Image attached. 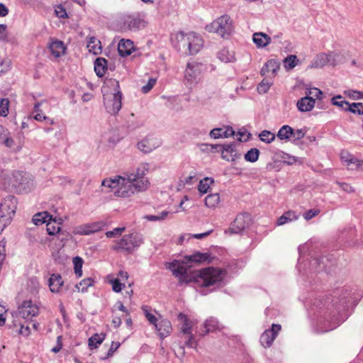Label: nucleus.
Segmentation results:
<instances>
[{"label":"nucleus","mask_w":363,"mask_h":363,"mask_svg":"<svg viewBox=\"0 0 363 363\" xmlns=\"http://www.w3.org/2000/svg\"><path fill=\"white\" fill-rule=\"evenodd\" d=\"M308 244L300 245L298 247L299 258L297 264V269L303 275L310 272H319L321 271L328 272L335 261L330 257H320L317 252H309Z\"/></svg>","instance_id":"nucleus-1"},{"label":"nucleus","mask_w":363,"mask_h":363,"mask_svg":"<svg viewBox=\"0 0 363 363\" xmlns=\"http://www.w3.org/2000/svg\"><path fill=\"white\" fill-rule=\"evenodd\" d=\"M227 272L220 268L208 267L199 271L195 281L202 287L214 286V289L225 285ZM211 290L210 291H212Z\"/></svg>","instance_id":"nucleus-2"},{"label":"nucleus","mask_w":363,"mask_h":363,"mask_svg":"<svg viewBox=\"0 0 363 363\" xmlns=\"http://www.w3.org/2000/svg\"><path fill=\"white\" fill-rule=\"evenodd\" d=\"M175 40L177 44L174 46L177 50L187 55H196L203 45L202 38L194 32H178L175 34Z\"/></svg>","instance_id":"nucleus-3"},{"label":"nucleus","mask_w":363,"mask_h":363,"mask_svg":"<svg viewBox=\"0 0 363 363\" xmlns=\"http://www.w3.org/2000/svg\"><path fill=\"white\" fill-rule=\"evenodd\" d=\"M101 185L109 188L113 191L116 196L121 198H129L135 194L133 184L130 180L128 179V176H116L113 178L104 179Z\"/></svg>","instance_id":"nucleus-4"},{"label":"nucleus","mask_w":363,"mask_h":363,"mask_svg":"<svg viewBox=\"0 0 363 363\" xmlns=\"http://www.w3.org/2000/svg\"><path fill=\"white\" fill-rule=\"evenodd\" d=\"M206 70V66L196 61L186 64L184 72V84L189 89H192L198 84L202 78L203 73Z\"/></svg>","instance_id":"nucleus-5"},{"label":"nucleus","mask_w":363,"mask_h":363,"mask_svg":"<svg viewBox=\"0 0 363 363\" xmlns=\"http://www.w3.org/2000/svg\"><path fill=\"white\" fill-rule=\"evenodd\" d=\"M206 30L217 33L223 38H228L233 31V21L228 15H223L206 26Z\"/></svg>","instance_id":"nucleus-6"},{"label":"nucleus","mask_w":363,"mask_h":363,"mask_svg":"<svg viewBox=\"0 0 363 363\" xmlns=\"http://www.w3.org/2000/svg\"><path fill=\"white\" fill-rule=\"evenodd\" d=\"M143 243V235L135 233L125 235L113 247L114 250H122L128 253H132Z\"/></svg>","instance_id":"nucleus-7"},{"label":"nucleus","mask_w":363,"mask_h":363,"mask_svg":"<svg viewBox=\"0 0 363 363\" xmlns=\"http://www.w3.org/2000/svg\"><path fill=\"white\" fill-rule=\"evenodd\" d=\"M38 307L31 301H24L17 311L11 313V318L14 319L16 324H21L20 319L30 320L38 314Z\"/></svg>","instance_id":"nucleus-8"},{"label":"nucleus","mask_w":363,"mask_h":363,"mask_svg":"<svg viewBox=\"0 0 363 363\" xmlns=\"http://www.w3.org/2000/svg\"><path fill=\"white\" fill-rule=\"evenodd\" d=\"M342 62V55L337 53L330 52L317 55L310 65L313 68H322L324 66H335Z\"/></svg>","instance_id":"nucleus-9"},{"label":"nucleus","mask_w":363,"mask_h":363,"mask_svg":"<svg viewBox=\"0 0 363 363\" xmlns=\"http://www.w3.org/2000/svg\"><path fill=\"white\" fill-rule=\"evenodd\" d=\"M354 295V292H352V290L345 289L341 291L338 298L333 299V306L335 307L338 314L345 312L350 304L356 305V301L352 297Z\"/></svg>","instance_id":"nucleus-10"},{"label":"nucleus","mask_w":363,"mask_h":363,"mask_svg":"<svg viewBox=\"0 0 363 363\" xmlns=\"http://www.w3.org/2000/svg\"><path fill=\"white\" fill-rule=\"evenodd\" d=\"M177 318L179 321L182 322L181 333L183 335H186L185 345L189 347H196L197 344L192 334V322L186 314L182 313H179Z\"/></svg>","instance_id":"nucleus-11"},{"label":"nucleus","mask_w":363,"mask_h":363,"mask_svg":"<svg viewBox=\"0 0 363 363\" xmlns=\"http://www.w3.org/2000/svg\"><path fill=\"white\" fill-rule=\"evenodd\" d=\"M17 209V199L13 196L6 197L0 205V215L7 218V220H12Z\"/></svg>","instance_id":"nucleus-12"},{"label":"nucleus","mask_w":363,"mask_h":363,"mask_svg":"<svg viewBox=\"0 0 363 363\" xmlns=\"http://www.w3.org/2000/svg\"><path fill=\"white\" fill-rule=\"evenodd\" d=\"M162 141L157 137L148 135L137 143V148L143 153L147 154L160 147Z\"/></svg>","instance_id":"nucleus-13"},{"label":"nucleus","mask_w":363,"mask_h":363,"mask_svg":"<svg viewBox=\"0 0 363 363\" xmlns=\"http://www.w3.org/2000/svg\"><path fill=\"white\" fill-rule=\"evenodd\" d=\"M106 225V223L104 221H96L90 223H86L76 227L73 233L75 235H89L91 234L102 230Z\"/></svg>","instance_id":"nucleus-14"},{"label":"nucleus","mask_w":363,"mask_h":363,"mask_svg":"<svg viewBox=\"0 0 363 363\" xmlns=\"http://www.w3.org/2000/svg\"><path fill=\"white\" fill-rule=\"evenodd\" d=\"M281 329V325L273 323L271 328L264 330L261 335L260 344L265 348L271 347Z\"/></svg>","instance_id":"nucleus-15"},{"label":"nucleus","mask_w":363,"mask_h":363,"mask_svg":"<svg viewBox=\"0 0 363 363\" xmlns=\"http://www.w3.org/2000/svg\"><path fill=\"white\" fill-rule=\"evenodd\" d=\"M250 216L247 213L238 214L231 223L228 231L231 234H238L243 231L248 225Z\"/></svg>","instance_id":"nucleus-16"},{"label":"nucleus","mask_w":363,"mask_h":363,"mask_svg":"<svg viewBox=\"0 0 363 363\" xmlns=\"http://www.w3.org/2000/svg\"><path fill=\"white\" fill-rule=\"evenodd\" d=\"M122 93L116 91L113 96V99L108 101H104V105L108 113L115 115L118 113L122 106Z\"/></svg>","instance_id":"nucleus-17"},{"label":"nucleus","mask_w":363,"mask_h":363,"mask_svg":"<svg viewBox=\"0 0 363 363\" xmlns=\"http://www.w3.org/2000/svg\"><path fill=\"white\" fill-rule=\"evenodd\" d=\"M279 69V63L277 60L271 59L268 60L261 69L260 74L263 77L272 79L277 75Z\"/></svg>","instance_id":"nucleus-18"},{"label":"nucleus","mask_w":363,"mask_h":363,"mask_svg":"<svg viewBox=\"0 0 363 363\" xmlns=\"http://www.w3.org/2000/svg\"><path fill=\"white\" fill-rule=\"evenodd\" d=\"M211 138L213 139L228 138L235 135V132L231 126H224L222 128H216L210 132Z\"/></svg>","instance_id":"nucleus-19"},{"label":"nucleus","mask_w":363,"mask_h":363,"mask_svg":"<svg viewBox=\"0 0 363 363\" xmlns=\"http://www.w3.org/2000/svg\"><path fill=\"white\" fill-rule=\"evenodd\" d=\"M210 255L196 252L192 255H185L182 260L183 264L211 262Z\"/></svg>","instance_id":"nucleus-20"},{"label":"nucleus","mask_w":363,"mask_h":363,"mask_svg":"<svg viewBox=\"0 0 363 363\" xmlns=\"http://www.w3.org/2000/svg\"><path fill=\"white\" fill-rule=\"evenodd\" d=\"M154 326L162 340L169 335L172 330L171 322L167 319L157 322Z\"/></svg>","instance_id":"nucleus-21"},{"label":"nucleus","mask_w":363,"mask_h":363,"mask_svg":"<svg viewBox=\"0 0 363 363\" xmlns=\"http://www.w3.org/2000/svg\"><path fill=\"white\" fill-rule=\"evenodd\" d=\"M150 170V164L148 163H141L136 169L135 173H125L128 179L134 181L137 179H147L145 176Z\"/></svg>","instance_id":"nucleus-22"},{"label":"nucleus","mask_w":363,"mask_h":363,"mask_svg":"<svg viewBox=\"0 0 363 363\" xmlns=\"http://www.w3.org/2000/svg\"><path fill=\"white\" fill-rule=\"evenodd\" d=\"M315 104V101L312 96H306L297 101L296 106L299 111L307 112L313 108Z\"/></svg>","instance_id":"nucleus-23"},{"label":"nucleus","mask_w":363,"mask_h":363,"mask_svg":"<svg viewBox=\"0 0 363 363\" xmlns=\"http://www.w3.org/2000/svg\"><path fill=\"white\" fill-rule=\"evenodd\" d=\"M221 157L227 161H235L236 159L235 145L234 143H229L222 145Z\"/></svg>","instance_id":"nucleus-24"},{"label":"nucleus","mask_w":363,"mask_h":363,"mask_svg":"<svg viewBox=\"0 0 363 363\" xmlns=\"http://www.w3.org/2000/svg\"><path fill=\"white\" fill-rule=\"evenodd\" d=\"M172 274L179 279L180 284L191 282L192 279L188 274L186 269L182 265H178L176 269L173 270Z\"/></svg>","instance_id":"nucleus-25"},{"label":"nucleus","mask_w":363,"mask_h":363,"mask_svg":"<svg viewBox=\"0 0 363 363\" xmlns=\"http://www.w3.org/2000/svg\"><path fill=\"white\" fill-rule=\"evenodd\" d=\"M133 50V42L130 40L122 39L118 44V51L122 57L130 55Z\"/></svg>","instance_id":"nucleus-26"},{"label":"nucleus","mask_w":363,"mask_h":363,"mask_svg":"<svg viewBox=\"0 0 363 363\" xmlns=\"http://www.w3.org/2000/svg\"><path fill=\"white\" fill-rule=\"evenodd\" d=\"M48 48L50 51V53L55 57H61L62 55L65 54L66 50V47L65 46L63 42L58 40H52L49 44Z\"/></svg>","instance_id":"nucleus-27"},{"label":"nucleus","mask_w":363,"mask_h":363,"mask_svg":"<svg viewBox=\"0 0 363 363\" xmlns=\"http://www.w3.org/2000/svg\"><path fill=\"white\" fill-rule=\"evenodd\" d=\"M205 330L203 335L208 334L210 332H215L216 330H221L223 327L219 323L218 320L213 317L208 318L203 323Z\"/></svg>","instance_id":"nucleus-28"},{"label":"nucleus","mask_w":363,"mask_h":363,"mask_svg":"<svg viewBox=\"0 0 363 363\" xmlns=\"http://www.w3.org/2000/svg\"><path fill=\"white\" fill-rule=\"evenodd\" d=\"M252 40L259 48H264L271 43V38L262 32L255 33L252 35Z\"/></svg>","instance_id":"nucleus-29"},{"label":"nucleus","mask_w":363,"mask_h":363,"mask_svg":"<svg viewBox=\"0 0 363 363\" xmlns=\"http://www.w3.org/2000/svg\"><path fill=\"white\" fill-rule=\"evenodd\" d=\"M48 283L50 291L53 293H58L64 282L60 274H52L48 280Z\"/></svg>","instance_id":"nucleus-30"},{"label":"nucleus","mask_w":363,"mask_h":363,"mask_svg":"<svg viewBox=\"0 0 363 363\" xmlns=\"http://www.w3.org/2000/svg\"><path fill=\"white\" fill-rule=\"evenodd\" d=\"M108 62L104 57H97L94 61V71L99 77H102L105 75L108 67Z\"/></svg>","instance_id":"nucleus-31"},{"label":"nucleus","mask_w":363,"mask_h":363,"mask_svg":"<svg viewBox=\"0 0 363 363\" xmlns=\"http://www.w3.org/2000/svg\"><path fill=\"white\" fill-rule=\"evenodd\" d=\"M125 24L130 30H135L144 27L145 22L138 16H130L125 21Z\"/></svg>","instance_id":"nucleus-32"},{"label":"nucleus","mask_w":363,"mask_h":363,"mask_svg":"<svg viewBox=\"0 0 363 363\" xmlns=\"http://www.w3.org/2000/svg\"><path fill=\"white\" fill-rule=\"evenodd\" d=\"M87 48L89 49V52H91L95 55L100 54L102 50L100 40L94 36L89 38L87 41Z\"/></svg>","instance_id":"nucleus-33"},{"label":"nucleus","mask_w":363,"mask_h":363,"mask_svg":"<svg viewBox=\"0 0 363 363\" xmlns=\"http://www.w3.org/2000/svg\"><path fill=\"white\" fill-rule=\"evenodd\" d=\"M218 58L225 63L234 62L235 61L234 52H230L227 48H223L218 52Z\"/></svg>","instance_id":"nucleus-34"},{"label":"nucleus","mask_w":363,"mask_h":363,"mask_svg":"<svg viewBox=\"0 0 363 363\" xmlns=\"http://www.w3.org/2000/svg\"><path fill=\"white\" fill-rule=\"evenodd\" d=\"M130 182L133 184L135 194L147 190L150 184L148 179H137Z\"/></svg>","instance_id":"nucleus-35"},{"label":"nucleus","mask_w":363,"mask_h":363,"mask_svg":"<svg viewBox=\"0 0 363 363\" xmlns=\"http://www.w3.org/2000/svg\"><path fill=\"white\" fill-rule=\"evenodd\" d=\"M52 216L50 215L47 211L38 213L34 215L32 220L33 223L36 225H42L43 223H48V221L52 220Z\"/></svg>","instance_id":"nucleus-36"},{"label":"nucleus","mask_w":363,"mask_h":363,"mask_svg":"<svg viewBox=\"0 0 363 363\" xmlns=\"http://www.w3.org/2000/svg\"><path fill=\"white\" fill-rule=\"evenodd\" d=\"M292 135L293 128L288 125H284L279 130L277 136L281 140H289Z\"/></svg>","instance_id":"nucleus-37"},{"label":"nucleus","mask_w":363,"mask_h":363,"mask_svg":"<svg viewBox=\"0 0 363 363\" xmlns=\"http://www.w3.org/2000/svg\"><path fill=\"white\" fill-rule=\"evenodd\" d=\"M28 320H21L20 319V323L21 324H16L14 319H11V326H13L14 328H19L18 329V331L19 334L23 335V336H28L30 333V328L28 325H25V323Z\"/></svg>","instance_id":"nucleus-38"},{"label":"nucleus","mask_w":363,"mask_h":363,"mask_svg":"<svg viewBox=\"0 0 363 363\" xmlns=\"http://www.w3.org/2000/svg\"><path fill=\"white\" fill-rule=\"evenodd\" d=\"M106 335L104 333H96L89 339V347L91 350L97 348L105 339Z\"/></svg>","instance_id":"nucleus-39"},{"label":"nucleus","mask_w":363,"mask_h":363,"mask_svg":"<svg viewBox=\"0 0 363 363\" xmlns=\"http://www.w3.org/2000/svg\"><path fill=\"white\" fill-rule=\"evenodd\" d=\"M220 203V196L218 193L208 194L205 199V204L208 208H215Z\"/></svg>","instance_id":"nucleus-40"},{"label":"nucleus","mask_w":363,"mask_h":363,"mask_svg":"<svg viewBox=\"0 0 363 363\" xmlns=\"http://www.w3.org/2000/svg\"><path fill=\"white\" fill-rule=\"evenodd\" d=\"M345 320V318H335V320L333 323H330L328 326L321 327L320 325H318L316 328L317 333H325L330 331L335 328H336L341 323Z\"/></svg>","instance_id":"nucleus-41"},{"label":"nucleus","mask_w":363,"mask_h":363,"mask_svg":"<svg viewBox=\"0 0 363 363\" xmlns=\"http://www.w3.org/2000/svg\"><path fill=\"white\" fill-rule=\"evenodd\" d=\"M61 223H57L55 219L52 218L51 220L48 221L46 225V230L49 235H55L60 230Z\"/></svg>","instance_id":"nucleus-42"},{"label":"nucleus","mask_w":363,"mask_h":363,"mask_svg":"<svg viewBox=\"0 0 363 363\" xmlns=\"http://www.w3.org/2000/svg\"><path fill=\"white\" fill-rule=\"evenodd\" d=\"M264 77L263 80L257 85V89L259 94L267 93L273 84L272 79L266 77Z\"/></svg>","instance_id":"nucleus-43"},{"label":"nucleus","mask_w":363,"mask_h":363,"mask_svg":"<svg viewBox=\"0 0 363 363\" xmlns=\"http://www.w3.org/2000/svg\"><path fill=\"white\" fill-rule=\"evenodd\" d=\"M94 284V281L91 278H86L82 280L79 284H76L75 287L79 291L86 292L87 289Z\"/></svg>","instance_id":"nucleus-44"},{"label":"nucleus","mask_w":363,"mask_h":363,"mask_svg":"<svg viewBox=\"0 0 363 363\" xmlns=\"http://www.w3.org/2000/svg\"><path fill=\"white\" fill-rule=\"evenodd\" d=\"M213 182V180L209 177H205L203 179L199 182L198 185V190L202 194L207 193L210 184Z\"/></svg>","instance_id":"nucleus-45"},{"label":"nucleus","mask_w":363,"mask_h":363,"mask_svg":"<svg viewBox=\"0 0 363 363\" xmlns=\"http://www.w3.org/2000/svg\"><path fill=\"white\" fill-rule=\"evenodd\" d=\"M259 155V150L257 148H252L245 155V160L250 162H255Z\"/></svg>","instance_id":"nucleus-46"},{"label":"nucleus","mask_w":363,"mask_h":363,"mask_svg":"<svg viewBox=\"0 0 363 363\" xmlns=\"http://www.w3.org/2000/svg\"><path fill=\"white\" fill-rule=\"evenodd\" d=\"M347 111H350L354 114L363 115V103L353 102L348 107Z\"/></svg>","instance_id":"nucleus-47"},{"label":"nucleus","mask_w":363,"mask_h":363,"mask_svg":"<svg viewBox=\"0 0 363 363\" xmlns=\"http://www.w3.org/2000/svg\"><path fill=\"white\" fill-rule=\"evenodd\" d=\"M331 102L333 105L340 107L345 111H347V107L351 104L348 101L343 100L342 96L340 95L333 97Z\"/></svg>","instance_id":"nucleus-48"},{"label":"nucleus","mask_w":363,"mask_h":363,"mask_svg":"<svg viewBox=\"0 0 363 363\" xmlns=\"http://www.w3.org/2000/svg\"><path fill=\"white\" fill-rule=\"evenodd\" d=\"M259 138L260 140H262V142H264V143L269 144L274 140L275 134L272 133L269 130H262L259 133Z\"/></svg>","instance_id":"nucleus-49"},{"label":"nucleus","mask_w":363,"mask_h":363,"mask_svg":"<svg viewBox=\"0 0 363 363\" xmlns=\"http://www.w3.org/2000/svg\"><path fill=\"white\" fill-rule=\"evenodd\" d=\"M142 310L149 323L155 325V323L157 322V319L156 316L151 313V308L147 306H143L142 307Z\"/></svg>","instance_id":"nucleus-50"},{"label":"nucleus","mask_w":363,"mask_h":363,"mask_svg":"<svg viewBox=\"0 0 363 363\" xmlns=\"http://www.w3.org/2000/svg\"><path fill=\"white\" fill-rule=\"evenodd\" d=\"M83 262V259L80 257L77 256L73 258L74 272L77 277H80L82 275Z\"/></svg>","instance_id":"nucleus-51"},{"label":"nucleus","mask_w":363,"mask_h":363,"mask_svg":"<svg viewBox=\"0 0 363 363\" xmlns=\"http://www.w3.org/2000/svg\"><path fill=\"white\" fill-rule=\"evenodd\" d=\"M13 181L12 182V185L13 186H17L23 184L24 180V174L23 172H14L13 173Z\"/></svg>","instance_id":"nucleus-52"},{"label":"nucleus","mask_w":363,"mask_h":363,"mask_svg":"<svg viewBox=\"0 0 363 363\" xmlns=\"http://www.w3.org/2000/svg\"><path fill=\"white\" fill-rule=\"evenodd\" d=\"M9 101L6 98H0V116L6 117L9 113Z\"/></svg>","instance_id":"nucleus-53"},{"label":"nucleus","mask_w":363,"mask_h":363,"mask_svg":"<svg viewBox=\"0 0 363 363\" xmlns=\"http://www.w3.org/2000/svg\"><path fill=\"white\" fill-rule=\"evenodd\" d=\"M125 230V227H118L113 228L112 230L106 231L105 235L108 238H118L122 235Z\"/></svg>","instance_id":"nucleus-54"},{"label":"nucleus","mask_w":363,"mask_h":363,"mask_svg":"<svg viewBox=\"0 0 363 363\" xmlns=\"http://www.w3.org/2000/svg\"><path fill=\"white\" fill-rule=\"evenodd\" d=\"M108 281L111 284L113 291L116 293L121 292L125 286V284L121 283L118 279H110Z\"/></svg>","instance_id":"nucleus-55"},{"label":"nucleus","mask_w":363,"mask_h":363,"mask_svg":"<svg viewBox=\"0 0 363 363\" xmlns=\"http://www.w3.org/2000/svg\"><path fill=\"white\" fill-rule=\"evenodd\" d=\"M297 60H297V57L296 55H289L284 60L285 67L287 69H293L297 65Z\"/></svg>","instance_id":"nucleus-56"},{"label":"nucleus","mask_w":363,"mask_h":363,"mask_svg":"<svg viewBox=\"0 0 363 363\" xmlns=\"http://www.w3.org/2000/svg\"><path fill=\"white\" fill-rule=\"evenodd\" d=\"M306 96L315 97L317 99H321L323 96V92L318 88L313 87L307 89Z\"/></svg>","instance_id":"nucleus-57"},{"label":"nucleus","mask_w":363,"mask_h":363,"mask_svg":"<svg viewBox=\"0 0 363 363\" xmlns=\"http://www.w3.org/2000/svg\"><path fill=\"white\" fill-rule=\"evenodd\" d=\"M121 344L118 342H112L110 348L108 349L107 354L105 357H102L103 359H106L110 357H111L113 353L118 350L120 347Z\"/></svg>","instance_id":"nucleus-58"},{"label":"nucleus","mask_w":363,"mask_h":363,"mask_svg":"<svg viewBox=\"0 0 363 363\" xmlns=\"http://www.w3.org/2000/svg\"><path fill=\"white\" fill-rule=\"evenodd\" d=\"M156 79L154 78H150L145 85L142 87V91L144 94L148 93L155 85Z\"/></svg>","instance_id":"nucleus-59"},{"label":"nucleus","mask_w":363,"mask_h":363,"mask_svg":"<svg viewBox=\"0 0 363 363\" xmlns=\"http://www.w3.org/2000/svg\"><path fill=\"white\" fill-rule=\"evenodd\" d=\"M306 132L303 129H293V135L291 139L294 141L299 140L304 138Z\"/></svg>","instance_id":"nucleus-60"},{"label":"nucleus","mask_w":363,"mask_h":363,"mask_svg":"<svg viewBox=\"0 0 363 363\" xmlns=\"http://www.w3.org/2000/svg\"><path fill=\"white\" fill-rule=\"evenodd\" d=\"M345 94L353 99H359L363 98V94L361 91L357 90H347L345 91Z\"/></svg>","instance_id":"nucleus-61"},{"label":"nucleus","mask_w":363,"mask_h":363,"mask_svg":"<svg viewBox=\"0 0 363 363\" xmlns=\"http://www.w3.org/2000/svg\"><path fill=\"white\" fill-rule=\"evenodd\" d=\"M235 135L239 136L237 138V140L241 142L242 141V138H244L245 141H247L251 135L246 130H240Z\"/></svg>","instance_id":"nucleus-62"},{"label":"nucleus","mask_w":363,"mask_h":363,"mask_svg":"<svg viewBox=\"0 0 363 363\" xmlns=\"http://www.w3.org/2000/svg\"><path fill=\"white\" fill-rule=\"evenodd\" d=\"M55 13L58 18H65L67 17V14L65 9L62 6L59 5L55 8Z\"/></svg>","instance_id":"nucleus-63"},{"label":"nucleus","mask_w":363,"mask_h":363,"mask_svg":"<svg viewBox=\"0 0 363 363\" xmlns=\"http://www.w3.org/2000/svg\"><path fill=\"white\" fill-rule=\"evenodd\" d=\"M320 211L319 210H315V209H310V210H308L306 211L304 213H303V218L306 220H311V218H313V217L316 216L318 213H319Z\"/></svg>","instance_id":"nucleus-64"}]
</instances>
